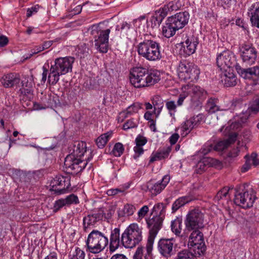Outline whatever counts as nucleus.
Returning a JSON list of instances; mask_svg holds the SVG:
<instances>
[{
  "label": "nucleus",
  "instance_id": "29",
  "mask_svg": "<svg viewBox=\"0 0 259 259\" xmlns=\"http://www.w3.org/2000/svg\"><path fill=\"white\" fill-rule=\"evenodd\" d=\"M248 14L252 25L259 28V2L251 6L248 9Z\"/></svg>",
  "mask_w": 259,
  "mask_h": 259
},
{
  "label": "nucleus",
  "instance_id": "4",
  "mask_svg": "<svg viewBox=\"0 0 259 259\" xmlns=\"http://www.w3.org/2000/svg\"><path fill=\"white\" fill-rule=\"evenodd\" d=\"M137 49L138 54L149 61H157L162 58L160 44L153 39H145Z\"/></svg>",
  "mask_w": 259,
  "mask_h": 259
},
{
  "label": "nucleus",
  "instance_id": "22",
  "mask_svg": "<svg viewBox=\"0 0 259 259\" xmlns=\"http://www.w3.org/2000/svg\"><path fill=\"white\" fill-rule=\"evenodd\" d=\"M105 215L103 209H99L97 212L88 214L83 220L84 230L87 231L88 228L94 226L97 222L101 221Z\"/></svg>",
  "mask_w": 259,
  "mask_h": 259
},
{
  "label": "nucleus",
  "instance_id": "38",
  "mask_svg": "<svg viewBox=\"0 0 259 259\" xmlns=\"http://www.w3.org/2000/svg\"><path fill=\"white\" fill-rule=\"evenodd\" d=\"M192 200V198L188 196H185L181 197L177 199L172 204V212H176L181 207L184 206L186 203L190 202Z\"/></svg>",
  "mask_w": 259,
  "mask_h": 259
},
{
  "label": "nucleus",
  "instance_id": "20",
  "mask_svg": "<svg viewBox=\"0 0 259 259\" xmlns=\"http://www.w3.org/2000/svg\"><path fill=\"white\" fill-rule=\"evenodd\" d=\"M202 229H195L188 232H191L189 237L188 245L197 249H202L204 245L203 234L201 230ZM186 232V231L185 230Z\"/></svg>",
  "mask_w": 259,
  "mask_h": 259
},
{
  "label": "nucleus",
  "instance_id": "41",
  "mask_svg": "<svg viewBox=\"0 0 259 259\" xmlns=\"http://www.w3.org/2000/svg\"><path fill=\"white\" fill-rule=\"evenodd\" d=\"M171 229L172 232L178 236H180L182 229V222L179 219H176L171 222Z\"/></svg>",
  "mask_w": 259,
  "mask_h": 259
},
{
  "label": "nucleus",
  "instance_id": "26",
  "mask_svg": "<svg viewBox=\"0 0 259 259\" xmlns=\"http://www.w3.org/2000/svg\"><path fill=\"white\" fill-rule=\"evenodd\" d=\"M86 143L82 141H76L72 146L69 148V154L67 156H73L74 157L81 158L86 152Z\"/></svg>",
  "mask_w": 259,
  "mask_h": 259
},
{
  "label": "nucleus",
  "instance_id": "33",
  "mask_svg": "<svg viewBox=\"0 0 259 259\" xmlns=\"http://www.w3.org/2000/svg\"><path fill=\"white\" fill-rule=\"evenodd\" d=\"M171 151L170 147H166L161 150H159L155 153H152L150 156L149 164L152 163L157 160H161L165 159L169 156Z\"/></svg>",
  "mask_w": 259,
  "mask_h": 259
},
{
  "label": "nucleus",
  "instance_id": "63",
  "mask_svg": "<svg viewBox=\"0 0 259 259\" xmlns=\"http://www.w3.org/2000/svg\"><path fill=\"white\" fill-rule=\"evenodd\" d=\"M179 138V135L178 134L175 133L172 134L169 139V141L171 145L175 144Z\"/></svg>",
  "mask_w": 259,
  "mask_h": 259
},
{
  "label": "nucleus",
  "instance_id": "57",
  "mask_svg": "<svg viewBox=\"0 0 259 259\" xmlns=\"http://www.w3.org/2000/svg\"><path fill=\"white\" fill-rule=\"evenodd\" d=\"M135 142L137 146L143 147L147 143V140L146 137L139 135L136 138Z\"/></svg>",
  "mask_w": 259,
  "mask_h": 259
},
{
  "label": "nucleus",
  "instance_id": "12",
  "mask_svg": "<svg viewBox=\"0 0 259 259\" xmlns=\"http://www.w3.org/2000/svg\"><path fill=\"white\" fill-rule=\"evenodd\" d=\"M188 90L191 98V101L196 106L201 104L207 96V92L202 88L198 85L187 84L182 87V90Z\"/></svg>",
  "mask_w": 259,
  "mask_h": 259
},
{
  "label": "nucleus",
  "instance_id": "1",
  "mask_svg": "<svg viewBox=\"0 0 259 259\" xmlns=\"http://www.w3.org/2000/svg\"><path fill=\"white\" fill-rule=\"evenodd\" d=\"M217 64L220 71L229 70L235 67L238 73L245 79L259 78V66H256L247 69L242 68L236 63L235 55L230 51L226 50L218 55Z\"/></svg>",
  "mask_w": 259,
  "mask_h": 259
},
{
  "label": "nucleus",
  "instance_id": "6",
  "mask_svg": "<svg viewBox=\"0 0 259 259\" xmlns=\"http://www.w3.org/2000/svg\"><path fill=\"white\" fill-rule=\"evenodd\" d=\"M108 238L101 232L93 230L88 235L86 241L87 249L92 253H98L108 244Z\"/></svg>",
  "mask_w": 259,
  "mask_h": 259
},
{
  "label": "nucleus",
  "instance_id": "56",
  "mask_svg": "<svg viewBox=\"0 0 259 259\" xmlns=\"http://www.w3.org/2000/svg\"><path fill=\"white\" fill-rule=\"evenodd\" d=\"M66 205L64 199H60L55 201L54 205L53 211L55 212H57L64 206Z\"/></svg>",
  "mask_w": 259,
  "mask_h": 259
},
{
  "label": "nucleus",
  "instance_id": "54",
  "mask_svg": "<svg viewBox=\"0 0 259 259\" xmlns=\"http://www.w3.org/2000/svg\"><path fill=\"white\" fill-rule=\"evenodd\" d=\"M149 211V208L147 205H144L139 210L138 212V221L140 222L142 219L146 215Z\"/></svg>",
  "mask_w": 259,
  "mask_h": 259
},
{
  "label": "nucleus",
  "instance_id": "60",
  "mask_svg": "<svg viewBox=\"0 0 259 259\" xmlns=\"http://www.w3.org/2000/svg\"><path fill=\"white\" fill-rule=\"evenodd\" d=\"M39 7L38 5H35L32 7L30 8H28L27 10L26 16L27 17H31L33 14H36L39 9Z\"/></svg>",
  "mask_w": 259,
  "mask_h": 259
},
{
  "label": "nucleus",
  "instance_id": "44",
  "mask_svg": "<svg viewBox=\"0 0 259 259\" xmlns=\"http://www.w3.org/2000/svg\"><path fill=\"white\" fill-rule=\"evenodd\" d=\"M138 125V123L136 121L135 118H131L127 120L123 124L122 129L124 131H127L130 129L137 128Z\"/></svg>",
  "mask_w": 259,
  "mask_h": 259
},
{
  "label": "nucleus",
  "instance_id": "49",
  "mask_svg": "<svg viewBox=\"0 0 259 259\" xmlns=\"http://www.w3.org/2000/svg\"><path fill=\"white\" fill-rule=\"evenodd\" d=\"M124 149L123 146L121 143H117L113 147L112 153L114 156L119 157L122 154Z\"/></svg>",
  "mask_w": 259,
  "mask_h": 259
},
{
  "label": "nucleus",
  "instance_id": "15",
  "mask_svg": "<svg viewBox=\"0 0 259 259\" xmlns=\"http://www.w3.org/2000/svg\"><path fill=\"white\" fill-rule=\"evenodd\" d=\"M241 57L244 62L252 64L256 59L257 52L252 45L243 44L240 48Z\"/></svg>",
  "mask_w": 259,
  "mask_h": 259
},
{
  "label": "nucleus",
  "instance_id": "14",
  "mask_svg": "<svg viewBox=\"0 0 259 259\" xmlns=\"http://www.w3.org/2000/svg\"><path fill=\"white\" fill-rule=\"evenodd\" d=\"M75 59L72 57H60L55 59L52 65L63 75L72 72V65Z\"/></svg>",
  "mask_w": 259,
  "mask_h": 259
},
{
  "label": "nucleus",
  "instance_id": "51",
  "mask_svg": "<svg viewBox=\"0 0 259 259\" xmlns=\"http://www.w3.org/2000/svg\"><path fill=\"white\" fill-rule=\"evenodd\" d=\"M21 83L22 88H32L33 84L32 76H24Z\"/></svg>",
  "mask_w": 259,
  "mask_h": 259
},
{
  "label": "nucleus",
  "instance_id": "46",
  "mask_svg": "<svg viewBox=\"0 0 259 259\" xmlns=\"http://www.w3.org/2000/svg\"><path fill=\"white\" fill-rule=\"evenodd\" d=\"M205 116L202 113H199L196 115H194L190 119L193 122V124L196 128H197L204 121Z\"/></svg>",
  "mask_w": 259,
  "mask_h": 259
},
{
  "label": "nucleus",
  "instance_id": "13",
  "mask_svg": "<svg viewBox=\"0 0 259 259\" xmlns=\"http://www.w3.org/2000/svg\"><path fill=\"white\" fill-rule=\"evenodd\" d=\"M66 179V178L61 176H56L51 182L50 190L57 195L65 193L70 185V182Z\"/></svg>",
  "mask_w": 259,
  "mask_h": 259
},
{
  "label": "nucleus",
  "instance_id": "18",
  "mask_svg": "<svg viewBox=\"0 0 259 259\" xmlns=\"http://www.w3.org/2000/svg\"><path fill=\"white\" fill-rule=\"evenodd\" d=\"M170 177L169 175L164 176L162 179L156 182H149L147 184V188L152 195L156 196L164 189L169 182Z\"/></svg>",
  "mask_w": 259,
  "mask_h": 259
},
{
  "label": "nucleus",
  "instance_id": "23",
  "mask_svg": "<svg viewBox=\"0 0 259 259\" xmlns=\"http://www.w3.org/2000/svg\"><path fill=\"white\" fill-rule=\"evenodd\" d=\"M20 76L16 73H10L4 75L1 79V82L6 88L17 86L20 82Z\"/></svg>",
  "mask_w": 259,
  "mask_h": 259
},
{
  "label": "nucleus",
  "instance_id": "8",
  "mask_svg": "<svg viewBox=\"0 0 259 259\" xmlns=\"http://www.w3.org/2000/svg\"><path fill=\"white\" fill-rule=\"evenodd\" d=\"M93 27L92 34L94 35L95 46L101 53H106L108 49L109 34L111 27L101 29L100 26Z\"/></svg>",
  "mask_w": 259,
  "mask_h": 259
},
{
  "label": "nucleus",
  "instance_id": "3",
  "mask_svg": "<svg viewBox=\"0 0 259 259\" xmlns=\"http://www.w3.org/2000/svg\"><path fill=\"white\" fill-rule=\"evenodd\" d=\"M154 212H155V214L152 218L149 217L146 219V224L149 230L147 240L149 247L151 244L154 243V239L162 226L165 212V208L163 204L158 203L155 205L151 215Z\"/></svg>",
  "mask_w": 259,
  "mask_h": 259
},
{
  "label": "nucleus",
  "instance_id": "32",
  "mask_svg": "<svg viewBox=\"0 0 259 259\" xmlns=\"http://www.w3.org/2000/svg\"><path fill=\"white\" fill-rule=\"evenodd\" d=\"M257 155L256 153H252L251 155H246L245 158L246 162L243 165L241 171L245 172L249 169L251 165L256 166L259 164V160L257 158Z\"/></svg>",
  "mask_w": 259,
  "mask_h": 259
},
{
  "label": "nucleus",
  "instance_id": "42",
  "mask_svg": "<svg viewBox=\"0 0 259 259\" xmlns=\"http://www.w3.org/2000/svg\"><path fill=\"white\" fill-rule=\"evenodd\" d=\"M85 252L80 248L77 247L75 250L71 251L69 255V259H84Z\"/></svg>",
  "mask_w": 259,
  "mask_h": 259
},
{
  "label": "nucleus",
  "instance_id": "17",
  "mask_svg": "<svg viewBox=\"0 0 259 259\" xmlns=\"http://www.w3.org/2000/svg\"><path fill=\"white\" fill-rule=\"evenodd\" d=\"M41 81L45 83L48 77V82L51 85H55L59 81L60 76L63 74L51 65L49 70L44 66L42 68Z\"/></svg>",
  "mask_w": 259,
  "mask_h": 259
},
{
  "label": "nucleus",
  "instance_id": "35",
  "mask_svg": "<svg viewBox=\"0 0 259 259\" xmlns=\"http://www.w3.org/2000/svg\"><path fill=\"white\" fill-rule=\"evenodd\" d=\"M218 99L215 98H210L207 101L205 105L206 110L208 113L212 114L219 111L220 107L218 105Z\"/></svg>",
  "mask_w": 259,
  "mask_h": 259
},
{
  "label": "nucleus",
  "instance_id": "7",
  "mask_svg": "<svg viewBox=\"0 0 259 259\" xmlns=\"http://www.w3.org/2000/svg\"><path fill=\"white\" fill-rule=\"evenodd\" d=\"M200 71L198 66L193 63L181 62L178 68V76L185 82H195L199 77Z\"/></svg>",
  "mask_w": 259,
  "mask_h": 259
},
{
  "label": "nucleus",
  "instance_id": "47",
  "mask_svg": "<svg viewBox=\"0 0 259 259\" xmlns=\"http://www.w3.org/2000/svg\"><path fill=\"white\" fill-rule=\"evenodd\" d=\"M64 199L66 205L77 204L79 203L78 197L74 194L67 196Z\"/></svg>",
  "mask_w": 259,
  "mask_h": 259
},
{
  "label": "nucleus",
  "instance_id": "53",
  "mask_svg": "<svg viewBox=\"0 0 259 259\" xmlns=\"http://www.w3.org/2000/svg\"><path fill=\"white\" fill-rule=\"evenodd\" d=\"M188 95H189V94L187 90H186V91L182 90V93L179 96L177 105L178 106L183 105L184 101L188 96Z\"/></svg>",
  "mask_w": 259,
  "mask_h": 259
},
{
  "label": "nucleus",
  "instance_id": "64",
  "mask_svg": "<svg viewBox=\"0 0 259 259\" xmlns=\"http://www.w3.org/2000/svg\"><path fill=\"white\" fill-rule=\"evenodd\" d=\"M236 138L237 135L235 133H234L229 135L228 138L227 139H225V141L228 142V145L229 146L236 141Z\"/></svg>",
  "mask_w": 259,
  "mask_h": 259
},
{
  "label": "nucleus",
  "instance_id": "37",
  "mask_svg": "<svg viewBox=\"0 0 259 259\" xmlns=\"http://www.w3.org/2000/svg\"><path fill=\"white\" fill-rule=\"evenodd\" d=\"M194 128H196L190 118L186 120L181 126V135L183 137L187 136Z\"/></svg>",
  "mask_w": 259,
  "mask_h": 259
},
{
  "label": "nucleus",
  "instance_id": "27",
  "mask_svg": "<svg viewBox=\"0 0 259 259\" xmlns=\"http://www.w3.org/2000/svg\"><path fill=\"white\" fill-rule=\"evenodd\" d=\"M109 250L111 252L115 251L120 246V229L116 228L111 231L109 239Z\"/></svg>",
  "mask_w": 259,
  "mask_h": 259
},
{
  "label": "nucleus",
  "instance_id": "9",
  "mask_svg": "<svg viewBox=\"0 0 259 259\" xmlns=\"http://www.w3.org/2000/svg\"><path fill=\"white\" fill-rule=\"evenodd\" d=\"M185 231L196 229H203L204 215L199 209H193L189 212L185 220Z\"/></svg>",
  "mask_w": 259,
  "mask_h": 259
},
{
  "label": "nucleus",
  "instance_id": "34",
  "mask_svg": "<svg viewBox=\"0 0 259 259\" xmlns=\"http://www.w3.org/2000/svg\"><path fill=\"white\" fill-rule=\"evenodd\" d=\"M152 103L153 105V113L157 118L163 107V102L162 98L158 95L154 96L152 99Z\"/></svg>",
  "mask_w": 259,
  "mask_h": 259
},
{
  "label": "nucleus",
  "instance_id": "28",
  "mask_svg": "<svg viewBox=\"0 0 259 259\" xmlns=\"http://www.w3.org/2000/svg\"><path fill=\"white\" fill-rule=\"evenodd\" d=\"M153 244L149 246L148 242H147L146 247H138L134 255L133 259H150L152 254Z\"/></svg>",
  "mask_w": 259,
  "mask_h": 259
},
{
  "label": "nucleus",
  "instance_id": "59",
  "mask_svg": "<svg viewBox=\"0 0 259 259\" xmlns=\"http://www.w3.org/2000/svg\"><path fill=\"white\" fill-rule=\"evenodd\" d=\"M250 110L256 113L259 112V99L255 100L250 107Z\"/></svg>",
  "mask_w": 259,
  "mask_h": 259
},
{
  "label": "nucleus",
  "instance_id": "10",
  "mask_svg": "<svg viewBox=\"0 0 259 259\" xmlns=\"http://www.w3.org/2000/svg\"><path fill=\"white\" fill-rule=\"evenodd\" d=\"M256 199V192L252 188L242 190L235 196L234 203L244 209L251 207Z\"/></svg>",
  "mask_w": 259,
  "mask_h": 259
},
{
  "label": "nucleus",
  "instance_id": "25",
  "mask_svg": "<svg viewBox=\"0 0 259 259\" xmlns=\"http://www.w3.org/2000/svg\"><path fill=\"white\" fill-rule=\"evenodd\" d=\"M221 81L227 87H233L237 84V78L233 72V69L221 71Z\"/></svg>",
  "mask_w": 259,
  "mask_h": 259
},
{
  "label": "nucleus",
  "instance_id": "40",
  "mask_svg": "<svg viewBox=\"0 0 259 259\" xmlns=\"http://www.w3.org/2000/svg\"><path fill=\"white\" fill-rule=\"evenodd\" d=\"M112 136V132H108L106 133L102 134L96 140V143L97 146L99 148H103L104 147Z\"/></svg>",
  "mask_w": 259,
  "mask_h": 259
},
{
  "label": "nucleus",
  "instance_id": "48",
  "mask_svg": "<svg viewBox=\"0 0 259 259\" xmlns=\"http://www.w3.org/2000/svg\"><path fill=\"white\" fill-rule=\"evenodd\" d=\"M135 210L136 208L134 205L127 204L124 205L123 208L122 212L123 214L122 215V216L125 217L132 215L134 214Z\"/></svg>",
  "mask_w": 259,
  "mask_h": 259
},
{
  "label": "nucleus",
  "instance_id": "36",
  "mask_svg": "<svg viewBox=\"0 0 259 259\" xmlns=\"http://www.w3.org/2000/svg\"><path fill=\"white\" fill-rule=\"evenodd\" d=\"M182 6V5L180 0H174L169 2L167 5H165L161 8L166 13L167 15L169 12L179 10Z\"/></svg>",
  "mask_w": 259,
  "mask_h": 259
},
{
  "label": "nucleus",
  "instance_id": "62",
  "mask_svg": "<svg viewBox=\"0 0 259 259\" xmlns=\"http://www.w3.org/2000/svg\"><path fill=\"white\" fill-rule=\"evenodd\" d=\"M122 192H123V191L121 190V189L116 188V189H111L108 190L107 191L106 193L108 196H114V195L118 194L119 193H121Z\"/></svg>",
  "mask_w": 259,
  "mask_h": 259
},
{
  "label": "nucleus",
  "instance_id": "11",
  "mask_svg": "<svg viewBox=\"0 0 259 259\" xmlns=\"http://www.w3.org/2000/svg\"><path fill=\"white\" fill-rule=\"evenodd\" d=\"M90 158L85 161L81 158L67 156L64 161V166L69 173L77 174L81 172L86 166Z\"/></svg>",
  "mask_w": 259,
  "mask_h": 259
},
{
  "label": "nucleus",
  "instance_id": "21",
  "mask_svg": "<svg viewBox=\"0 0 259 259\" xmlns=\"http://www.w3.org/2000/svg\"><path fill=\"white\" fill-rule=\"evenodd\" d=\"M179 30L184 27L188 23L190 15L187 11L181 12L168 17Z\"/></svg>",
  "mask_w": 259,
  "mask_h": 259
},
{
  "label": "nucleus",
  "instance_id": "43",
  "mask_svg": "<svg viewBox=\"0 0 259 259\" xmlns=\"http://www.w3.org/2000/svg\"><path fill=\"white\" fill-rule=\"evenodd\" d=\"M193 254L187 249H184L177 254L175 259H194Z\"/></svg>",
  "mask_w": 259,
  "mask_h": 259
},
{
  "label": "nucleus",
  "instance_id": "50",
  "mask_svg": "<svg viewBox=\"0 0 259 259\" xmlns=\"http://www.w3.org/2000/svg\"><path fill=\"white\" fill-rule=\"evenodd\" d=\"M166 107L171 116L174 115L177 111V105L175 101H167L165 104Z\"/></svg>",
  "mask_w": 259,
  "mask_h": 259
},
{
  "label": "nucleus",
  "instance_id": "24",
  "mask_svg": "<svg viewBox=\"0 0 259 259\" xmlns=\"http://www.w3.org/2000/svg\"><path fill=\"white\" fill-rule=\"evenodd\" d=\"M142 104L141 103L134 102L127 107L125 110L119 113L117 117L118 122H122L127 117L138 113L139 110L142 108Z\"/></svg>",
  "mask_w": 259,
  "mask_h": 259
},
{
  "label": "nucleus",
  "instance_id": "39",
  "mask_svg": "<svg viewBox=\"0 0 259 259\" xmlns=\"http://www.w3.org/2000/svg\"><path fill=\"white\" fill-rule=\"evenodd\" d=\"M216 161V159L210 157L203 158L198 162L197 167L201 171H204L206 167L211 166Z\"/></svg>",
  "mask_w": 259,
  "mask_h": 259
},
{
  "label": "nucleus",
  "instance_id": "58",
  "mask_svg": "<svg viewBox=\"0 0 259 259\" xmlns=\"http://www.w3.org/2000/svg\"><path fill=\"white\" fill-rule=\"evenodd\" d=\"M134 151L135 152L134 155H133V158L135 159H137L139 158L142 154L144 153V149L143 148V147L139 146L136 145V146L134 148Z\"/></svg>",
  "mask_w": 259,
  "mask_h": 259
},
{
  "label": "nucleus",
  "instance_id": "2",
  "mask_svg": "<svg viewBox=\"0 0 259 259\" xmlns=\"http://www.w3.org/2000/svg\"><path fill=\"white\" fill-rule=\"evenodd\" d=\"M161 78L160 72L142 67H134L130 73L131 84L136 88L149 87L157 83Z\"/></svg>",
  "mask_w": 259,
  "mask_h": 259
},
{
  "label": "nucleus",
  "instance_id": "5",
  "mask_svg": "<svg viewBox=\"0 0 259 259\" xmlns=\"http://www.w3.org/2000/svg\"><path fill=\"white\" fill-rule=\"evenodd\" d=\"M142 238V228L136 223H133L121 234V243L125 248H132L138 244Z\"/></svg>",
  "mask_w": 259,
  "mask_h": 259
},
{
  "label": "nucleus",
  "instance_id": "61",
  "mask_svg": "<svg viewBox=\"0 0 259 259\" xmlns=\"http://www.w3.org/2000/svg\"><path fill=\"white\" fill-rule=\"evenodd\" d=\"M212 149V147L210 145H205L200 149L201 153L206 155L210 152Z\"/></svg>",
  "mask_w": 259,
  "mask_h": 259
},
{
  "label": "nucleus",
  "instance_id": "52",
  "mask_svg": "<svg viewBox=\"0 0 259 259\" xmlns=\"http://www.w3.org/2000/svg\"><path fill=\"white\" fill-rule=\"evenodd\" d=\"M229 146L228 143L225 140L218 142L214 146L213 149L216 151H223Z\"/></svg>",
  "mask_w": 259,
  "mask_h": 259
},
{
  "label": "nucleus",
  "instance_id": "31",
  "mask_svg": "<svg viewBox=\"0 0 259 259\" xmlns=\"http://www.w3.org/2000/svg\"><path fill=\"white\" fill-rule=\"evenodd\" d=\"M166 16V13L161 8L156 11L150 19L152 27H158Z\"/></svg>",
  "mask_w": 259,
  "mask_h": 259
},
{
  "label": "nucleus",
  "instance_id": "30",
  "mask_svg": "<svg viewBox=\"0 0 259 259\" xmlns=\"http://www.w3.org/2000/svg\"><path fill=\"white\" fill-rule=\"evenodd\" d=\"M179 29L167 18L164 25L162 28V33L163 36L166 38L173 36Z\"/></svg>",
  "mask_w": 259,
  "mask_h": 259
},
{
  "label": "nucleus",
  "instance_id": "55",
  "mask_svg": "<svg viewBox=\"0 0 259 259\" xmlns=\"http://www.w3.org/2000/svg\"><path fill=\"white\" fill-rule=\"evenodd\" d=\"M131 27V24L127 22H123L120 25H117L116 27V31H127Z\"/></svg>",
  "mask_w": 259,
  "mask_h": 259
},
{
  "label": "nucleus",
  "instance_id": "19",
  "mask_svg": "<svg viewBox=\"0 0 259 259\" xmlns=\"http://www.w3.org/2000/svg\"><path fill=\"white\" fill-rule=\"evenodd\" d=\"M173 239H160L158 242V250L164 257L168 258L174 253Z\"/></svg>",
  "mask_w": 259,
  "mask_h": 259
},
{
  "label": "nucleus",
  "instance_id": "16",
  "mask_svg": "<svg viewBox=\"0 0 259 259\" xmlns=\"http://www.w3.org/2000/svg\"><path fill=\"white\" fill-rule=\"evenodd\" d=\"M198 44V39L197 37L194 35L188 37L185 41L180 44L181 46L180 54L185 57L193 54L195 53Z\"/></svg>",
  "mask_w": 259,
  "mask_h": 259
},
{
  "label": "nucleus",
  "instance_id": "45",
  "mask_svg": "<svg viewBox=\"0 0 259 259\" xmlns=\"http://www.w3.org/2000/svg\"><path fill=\"white\" fill-rule=\"evenodd\" d=\"M229 188L228 187H224L220 191H219L214 197L215 201H219L223 199H227L229 194Z\"/></svg>",
  "mask_w": 259,
  "mask_h": 259
}]
</instances>
